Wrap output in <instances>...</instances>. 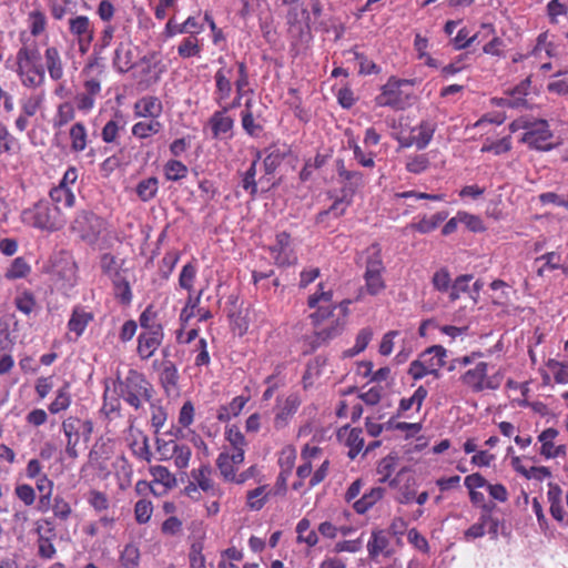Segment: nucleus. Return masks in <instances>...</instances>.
<instances>
[{
    "label": "nucleus",
    "mask_w": 568,
    "mask_h": 568,
    "mask_svg": "<svg viewBox=\"0 0 568 568\" xmlns=\"http://www.w3.org/2000/svg\"><path fill=\"white\" fill-rule=\"evenodd\" d=\"M101 67L98 63H90L84 67L82 74L84 92L98 98L101 92Z\"/></svg>",
    "instance_id": "obj_25"
},
{
    "label": "nucleus",
    "mask_w": 568,
    "mask_h": 568,
    "mask_svg": "<svg viewBox=\"0 0 568 568\" xmlns=\"http://www.w3.org/2000/svg\"><path fill=\"white\" fill-rule=\"evenodd\" d=\"M21 221L24 225L45 232L60 230L65 223L60 209L44 200L24 209L21 212Z\"/></svg>",
    "instance_id": "obj_2"
},
{
    "label": "nucleus",
    "mask_w": 568,
    "mask_h": 568,
    "mask_svg": "<svg viewBox=\"0 0 568 568\" xmlns=\"http://www.w3.org/2000/svg\"><path fill=\"white\" fill-rule=\"evenodd\" d=\"M559 432L556 428H547L538 435V442L540 443V455L546 459L557 458L566 454V447L564 445H556V438Z\"/></svg>",
    "instance_id": "obj_18"
},
{
    "label": "nucleus",
    "mask_w": 568,
    "mask_h": 568,
    "mask_svg": "<svg viewBox=\"0 0 568 568\" xmlns=\"http://www.w3.org/2000/svg\"><path fill=\"white\" fill-rule=\"evenodd\" d=\"M243 462L244 456H242V453L232 454L231 450L223 449L216 459V466L223 479L233 483L236 471Z\"/></svg>",
    "instance_id": "obj_15"
},
{
    "label": "nucleus",
    "mask_w": 568,
    "mask_h": 568,
    "mask_svg": "<svg viewBox=\"0 0 568 568\" xmlns=\"http://www.w3.org/2000/svg\"><path fill=\"white\" fill-rule=\"evenodd\" d=\"M498 527L499 520L494 517L489 511H484L479 516L477 523L473 524L467 530L464 532V539L466 541H471L474 539L481 538L488 532L491 539H497L498 537Z\"/></svg>",
    "instance_id": "obj_11"
},
{
    "label": "nucleus",
    "mask_w": 568,
    "mask_h": 568,
    "mask_svg": "<svg viewBox=\"0 0 568 568\" xmlns=\"http://www.w3.org/2000/svg\"><path fill=\"white\" fill-rule=\"evenodd\" d=\"M428 39L417 33L414 39V49L417 52V58L419 60H423L427 67L436 69L439 67V62L433 57H430V54L428 53Z\"/></svg>",
    "instance_id": "obj_43"
},
{
    "label": "nucleus",
    "mask_w": 568,
    "mask_h": 568,
    "mask_svg": "<svg viewBox=\"0 0 568 568\" xmlns=\"http://www.w3.org/2000/svg\"><path fill=\"white\" fill-rule=\"evenodd\" d=\"M409 85L408 80L388 79L382 87V92L376 97V103L379 106L404 109L409 103L410 93L405 90Z\"/></svg>",
    "instance_id": "obj_7"
},
{
    "label": "nucleus",
    "mask_w": 568,
    "mask_h": 568,
    "mask_svg": "<svg viewBox=\"0 0 568 568\" xmlns=\"http://www.w3.org/2000/svg\"><path fill=\"white\" fill-rule=\"evenodd\" d=\"M338 439L343 442L348 448V456L353 459L364 447V438L362 430L358 428L343 427L338 430Z\"/></svg>",
    "instance_id": "obj_24"
},
{
    "label": "nucleus",
    "mask_w": 568,
    "mask_h": 568,
    "mask_svg": "<svg viewBox=\"0 0 568 568\" xmlns=\"http://www.w3.org/2000/svg\"><path fill=\"white\" fill-rule=\"evenodd\" d=\"M241 122L243 130L251 136H257L263 130L261 122L254 118L252 110L242 111Z\"/></svg>",
    "instance_id": "obj_58"
},
{
    "label": "nucleus",
    "mask_w": 568,
    "mask_h": 568,
    "mask_svg": "<svg viewBox=\"0 0 568 568\" xmlns=\"http://www.w3.org/2000/svg\"><path fill=\"white\" fill-rule=\"evenodd\" d=\"M427 389L423 386H419L414 394L408 398H403L399 403V409L404 413L412 408L419 410L423 402L427 397Z\"/></svg>",
    "instance_id": "obj_53"
},
{
    "label": "nucleus",
    "mask_w": 568,
    "mask_h": 568,
    "mask_svg": "<svg viewBox=\"0 0 568 568\" xmlns=\"http://www.w3.org/2000/svg\"><path fill=\"white\" fill-rule=\"evenodd\" d=\"M17 308L26 314L30 315L31 313L36 312L38 308V304L36 302L34 295L30 291H21L18 293L14 300Z\"/></svg>",
    "instance_id": "obj_49"
},
{
    "label": "nucleus",
    "mask_w": 568,
    "mask_h": 568,
    "mask_svg": "<svg viewBox=\"0 0 568 568\" xmlns=\"http://www.w3.org/2000/svg\"><path fill=\"white\" fill-rule=\"evenodd\" d=\"M120 561L124 568H136L140 562V551L138 546L134 544L125 545L120 554Z\"/></svg>",
    "instance_id": "obj_56"
},
{
    "label": "nucleus",
    "mask_w": 568,
    "mask_h": 568,
    "mask_svg": "<svg viewBox=\"0 0 568 568\" xmlns=\"http://www.w3.org/2000/svg\"><path fill=\"white\" fill-rule=\"evenodd\" d=\"M364 257L366 263V271H371V273L383 271L381 247L377 244L369 246L366 250Z\"/></svg>",
    "instance_id": "obj_54"
},
{
    "label": "nucleus",
    "mask_w": 568,
    "mask_h": 568,
    "mask_svg": "<svg viewBox=\"0 0 568 568\" xmlns=\"http://www.w3.org/2000/svg\"><path fill=\"white\" fill-rule=\"evenodd\" d=\"M49 196L54 203L53 206H58L60 210L61 206L70 209L75 203V195L71 189L54 186L50 190Z\"/></svg>",
    "instance_id": "obj_42"
},
{
    "label": "nucleus",
    "mask_w": 568,
    "mask_h": 568,
    "mask_svg": "<svg viewBox=\"0 0 568 568\" xmlns=\"http://www.w3.org/2000/svg\"><path fill=\"white\" fill-rule=\"evenodd\" d=\"M79 427L80 420L77 418L69 417L62 423V430L67 437L65 453L71 458L78 457L75 447L79 443Z\"/></svg>",
    "instance_id": "obj_29"
},
{
    "label": "nucleus",
    "mask_w": 568,
    "mask_h": 568,
    "mask_svg": "<svg viewBox=\"0 0 568 568\" xmlns=\"http://www.w3.org/2000/svg\"><path fill=\"white\" fill-rule=\"evenodd\" d=\"M162 329L145 331L138 337L136 352L142 359H149L154 355L162 343Z\"/></svg>",
    "instance_id": "obj_19"
},
{
    "label": "nucleus",
    "mask_w": 568,
    "mask_h": 568,
    "mask_svg": "<svg viewBox=\"0 0 568 568\" xmlns=\"http://www.w3.org/2000/svg\"><path fill=\"white\" fill-rule=\"evenodd\" d=\"M247 402L248 397L243 395L234 397L229 404L220 406L216 418L222 423L230 422L241 414Z\"/></svg>",
    "instance_id": "obj_32"
},
{
    "label": "nucleus",
    "mask_w": 568,
    "mask_h": 568,
    "mask_svg": "<svg viewBox=\"0 0 568 568\" xmlns=\"http://www.w3.org/2000/svg\"><path fill=\"white\" fill-rule=\"evenodd\" d=\"M101 268L102 271L109 275L114 284L121 288V296L123 301H130L131 300V291L128 282H122L119 275V264L115 257L111 254H104L101 257Z\"/></svg>",
    "instance_id": "obj_20"
},
{
    "label": "nucleus",
    "mask_w": 568,
    "mask_h": 568,
    "mask_svg": "<svg viewBox=\"0 0 568 568\" xmlns=\"http://www.w3.org/2000/svg\"><path fill=\"white\" fill-rule=\"evenodd\" d=\"M434 131L435 128L430 122H422L418 126L412 129L408 141L404 145H415L418 150H423L430 142Z\"/></svg>",
    "instance_id": "obj_27"
},
{
    "label": "nucleus",
    "mask_w": 568,
    "mask_h": 568,
    "mask_svg": "<svg viewBox=\"0 0 568 568\" xmlns=\"http://www.w3.org/2000/svg\"><path fill=\"white\" fill-rule=\"evenodd\" d=\"M296 456V449L292 445L283 447L282 450L280 452L278 465L281 467V474L278 477V483H281V485L283 486L285 485L288 475L292 473V469L295 465Z\"/></svg>",
    "instance_id": "obj_35"
},
{
    "label": "nucleus",
    "mask_w": 568,
    "mask_h": 568,
    "mask_svg": "<svg viewBox=\"0 0 568 568\" xmlns=\"http://www.w3.org/2000/svg\"><path fill=\"white\" fill-rule=\"evenodd\" d=\"M70 149L72 152L80 153L84 151L89 143V135L85 125L82 122H75L69 131Z\"/></svg>",
    "instance_id": "obj_36"
},
{
    "label": "nucleus",
    "mask_w": 568,
    "mask_h": 568,
    "mask_svg": "<svg viewBox=\"0 0 568 568\" xmlns=\"http://www.w3.org/2000/svg\"><path fill=\"white\" fill-rule=\"evenodd\" d=\"M212 468L209 465H203L199 469L192 470V478L194 484L205 493L213 497H221L222 490L214 484L211 478Z\"/></svg>",
    "instance_id": "obj_23"
},
{
    "label": "nucleus",
    "mask_w": 568,
    "mask_h": 568,
    "mask_svg": "<svg viewBox=\"0 0 568 568\" xmlns=\"http://www.w3.org/2000/svg\"><path fill=\"white\" fill-rule=\"evenodd\" d=\"M446 217V212H438L432 216H424L417 223L413 224L412 227L419 233L426 234L434 231Z\"/></svg>",
    "instance_id": "obj_47"
},
{
    "label": "nucleus",
    "mask_w": 568,
    "mask_h": 568,
    "mask_svg": "<svg viewBox=\"0 0 568 568\" xmlns=\"http://www.w3.org/2000/svg\"><path fill=\"white\" fill-rule=\"evenodd\" d=\"M388 545L386 536L382 531H375L367 544V550L372 557L378 556Z\"/></svg>",
    "instance_id": "obj_63"
},
{
    "label": "nucleus",
    "mask_w": 568,
    "mask_h": 568,
    "mask_svg": "<svg viewBox=\"0 0 568 568\" xmlns=\"http://www.w3.org/2000/svg\"><path fill=\"white\" fill-rule=\"evenodd\" d=\"M320 455H322V450L317 446L305 445L302 450V464L296 470L300 480L307 478L312 474L313 468L320 462Z\"/></svg>",
    "instance_id": "obj_26"
},
{
    "label": "nucleus",
    "mask_w": 568,
    "mask_h": 568,
    "mask_svg": "<svg viewBox=\"0 0 568 568\" xmlns=\"http://www.w3.org/2000/svg\"><path fill=\"white\" fill-rule=\"evenodd\" d=\"M229 108L215 111L209 120V126L214 139L227 140L233 133L234 120L227 114Z\"/></svg>",
    "instance_id": "obj_14"
},
{
    "label": "nucleus",
    "mask_w": 568,
    "mask_h": 568,
    "mask_svg": "<svg viewBox=\"0 0 568 568\" xmlns=\"http://www.w3.org/2000/svg\"><path fill=\"white\" fill-rule=\"evenodd\" d=\"M297 540L305 542L307 546L313 547L317 544L318 537L315 530L311 529V523L308 519L303 518L296 526Z\"/></svg>",
    "instance_id": "obj_48"
},
{
    "label": "nucleus",
    "mask_w": 568,
    "mask_h": 568,
    "mask_svg": "<svg viewBox=\"0 0 568 568\" xmlns=\"http://www.w3.org/2000/svg\"><path fill=\"white\" fill-rule=\"evenodd\" d=\"M268 496L267 486H260L247 493V507L252 510H260L266 503Z\"/></svg>",
    "instance_id": "obj_57"
},
{
    "label": "nucleus",
    "mask_w": 568,
    "mask_h": 568,
    "mask_svg": "<svg viewBox=\"0 0 568 568\" xmlns=\"http://www.w3.org/2000/svg\"><path fill=\"white\" fill-rule=\"evenodd\" d=\"M201 53V44L197 37L187 36L183 38L178 45V54L182 59H189L193 57H199Z\"/></svg>",
    "instance_id": "obj_46"
},
{
    "label": "nucleus",
    "mask_w": 568,
    "mask_h": 568,
    "mask_svg": "<svg viewBox=\"0 0 568 568\" xmlns=\"http://www.w3.org/2000/svg\"><path fill=\"white\" fill-rule=\"evenodd\" d=\"M494 34V28L490 24H483L481 30L473 36H469V32L466 28H463L458 31L457 36L453 39L454 47L457 50L465 49L469 47L471 43L476 42L479 39L487 38L488 36Z\"/></svg>",
    "instance_id": "obj_30"
},
{
    "label": "nucleus",
    "mask_w": 568,
    "mask_h": 568,
    "mask_svg": "<svg viewBox=\"0 0 568 568\" xmlns=\"http://www.w3.org/2000/svg\"><path fill=\"white\" fill-rule=\"evenodd\" d=\"M160 382L168 395H178L179 372L172 362H165L160 373Z\"/></svg>",
    "instance_id": "obj_33"
},
{
    "label": "nucleus",
    "mask_w": 568,
    "mask_h": 568,
    "mask_svg": "<svg viewBox=\"0 0 568 568\" xmlns=\"http://www.w3.org/2000/svg\"><path fill=\"white\" fill-rule=\"evenodd\" d=\"M92 321V312L88 311L85 307L75 306L68 322V339H78Z\"/></svg>",
    "instance_id": "obj_16"
},
{
    "label": "nucleus",
    "mask_w": 568,
    "mask_h": 568,
    "mask_svg": "<svg viewBox=\"0 0 568 568\" xmlns=\"http://www.w3.org/2000/svg\"><path fill=\"white\" fill-rule=\"evenodd\" d=\"M72 229L81 239L90 244H95L105 230V222L92 212L81 211L77 214Z\"/></svg>",
    "instance_id": "obj_8"
},
{
    "label": "nucleus",
    "mask_w": 568,
    "mask_h": 568,
    "mask_svg": "<svg viewBox=\"0 0 568 568\" xmlns=\"http://www.w3.org/2000/svg\"><path fill=\"white\" fill-rule=\"evenodd\" d=\"M460 381L473 393L495 390L501 385V376L498 373L488 375V364L485 362H479L475 367L467 369L460 376Z\"/></svg>",
    "instance_id": "obj_5"
},
{
    "label": "nucleus",
    "mask_w": 568,
    "mask_h": 568,
    "mask_svg": "<svg viewBox=\"0 0 568 568\" xmlns=\"http://www.w3.org/2000/svg\"><path fill=\"white\" fill-rule=\"evenodd\" d=\"M348 303V301H345L339 304L341 312L343 313L342 318L334 320L327 327L318 328V331L316 332L318 339H321L322 342H326L338 336L343 332L345 326V317L347 315Z\"/></svg>",
    "instance_id": "obj_34"
},
{
    "label": "nucleus",
    "mask_w": 568,
    "mask_h": 568,
    "mask_svg": "<svg viewBox=\"0 0 568 568\" xmlns=\"http://www.w3.org/2000/svg\"><path fill=\"white\" fill-rule=\"evenodd\" d=\"M384 495V489L381 487L372 488L362 498L357 499L353 507L358 514H365L371 509Z\"/></svg>",
    "instance_id": "obj_44"
},
{
    "label": "nucleus",
    "mask_w": 568,
    "mask_h": 568,
    "mask_svg": "<svg viewBox=\"0 0 568 568\" xmlns=\"http://www.w3.org/2000/svg\"><path fill=\"white\" fill-rule=\"evenodd\" d=\"M373 337V331L371 328H362L357 336L355 344L352 348H348L344 352L345 357H353L359 353H362L368 345Z\"/></svg>",
    "instance_id": "obj_50"
},
{
    "label": "nucleus",
    "mask_w": 568,
    "mask_h": 568,
    "mask_svg": "<svg viewBox=\"0 0 568 568\" xmlns=\"http://www.w3.org/2000/svg\"><path fill=\"white\" fill-rule=\"evenodd\" d=\"M531 509L537 518V523H538L540 532L542 535H545L546 537L552 536V530L550 528L549 520L547 519V517L544 513L542 505L537 497H534L531 499Z\"/></svg>",
    "instance_id": "obj_51"
},
{
    "label": "nucleus",
    "mask_w": 568,
    "mask_h": 568,
    "mask_svg": "<svg viewBox=\"0 0 568 568\" xmlns=\"http://www.w3.org/2000/svg\"><path fill=\"white\" fill-rule=\"evenodd\" d=\"M446 356L447 352L443 346H430L410 363L408 374L414 379H420L427 375H437L445 365Z\"/></svg>",
    "instance_id": "obj_4"
},
{
    "label": "nucleus",
    "mask_w": 568,
    "mask_h": 568,
    "mask_svg": "<svg viewBox=\"0 0 568 568\" xmlns=\"http://www.w3.org/2000/svg\"><path fill=\"white\" fill-rule=\"evenodd\" d=\"M70 32L77 38L79 48L87 52L93 40V27L85 16H77L69 20Z\"/></svg>",
    "instance_id": "obj_12"
},
{
    "label": "nucleus",
    "mask_w": 568,
    "mask_h": 568,
    "mask_svg": "<svg viewBox=\"0 0 568 568\" xmlns=\"http://www.w3.org/2000/svg\"><path fill=\"white\" fill-rule=\"evenodd\" d=\"M164 171L168 180L178 181L186 176L187 168L180 161L170 160L165 164Z\"/></svg>",
    "instance_id": "obj_64"
},
{
    "label": "nucleus",
    "mask_w": 568,
    "mask_h": 568,
    "mask_svg": "<svg viewBox=\"0 0 568 568\" xmlns=\"http://www.w3.org/2000/svg\"><path fill=\"white\" fill-rule=\"evenodd\" d=\"M37 489L42 493L40 497V504L43 507H48L50 505L52 491H53V481L48 478L47 475H41L37 478L36 483Z\"/></svg>",
    "instance_id": "obj_62"
},
{
    "label": "nucleus",
    "mask_w": 568,
    "mask_h": 568,
    "mask_svg": "<svg viewBox=\"0 0 568 568\" xmlns=\"http://www.w3.org/2000/svg\"><path fill=\"white\" fill-rule=\"evenodd\" d=\"M44 63L50 78L59 81L64 75V68L60 52L54 47H49L44 52Z\"/></svg>",
    "instance_id": "obj_31"
},
{
    "label": "nucleus",
    "mask_w": 568,
    "mask_h": 568,
    "mask_svg": "<svg viewBox=\"0 0 568 568\" xmlns=\"http://www.w3.org/2000/svg\"><path fill=\"white\" fill-rule=\"evenodd\" d=\"M531 54L542 60L546 58H552L557 55V45L548 40V33H540L537 38V43L531 52Z\"/></svg>",
    "instance_id": "obj_41"
},
{
    "label": "nucleus",
    "mask_w": 568,
    "mask_h": 568,
    "mask_svg": "<svg viewBox=\"0 0 568 568\" xmlns=\"http://www.w3.org/2000/svg\"><path fill=\"white\" fill-rule=\"evenodd\" d=\"M163 125L159 120H145L139 121L132 126V134L138 139H148L152 135L158 134L162 130Z\"/></svg>",
    "instance_id": "obj_39"
},
{
    "label": "nucleus",
    "mask_w": 568,
    "mask_h": 568,
    "mask_svg": "<svg viewBox=\"0 0 568 568\" xmlns=\"http://www.w3.org/2000/svg\"><path fill=\"white\" fill-rule=\"evenodd\" d=\"M333 290L324 283L318 284V290L308 297L307 304L311 308H317L311 315L313 323L317 326L333 314Z\"/></svg>",
    "instance_id": "obj_10"
},
{
    "label": "nucleus",
    "mask_w": 568,
    "mask_h": 568,
    "mask_svg": "<svg viewBox=\"0 0 568 568\" xmlns=\"http://www.w3.org/2000/svg\"><path fill=\"white\" fill-rule=\"evenodd\" d=\"M523 129L526 130L521 138V141L528 144L530 148L548 151L552 149V144L549 140L552 136L549 130L548 122L545 120H534L525 122Z\"/></svg>",
    "instance_id": "obj_9"
},
{
    "label": "nucleus",
    "mask_w": 568,
    "mask_h": 568,
    "mask_svg": "<svg viewBox=\"0 0 568 568\" xmlns=\"http://www.w3.org/2000/svg\"><path fill=\"white\" fill-rule=\"evenodd\" d=\"M196 273L197 268L193 263L185 264L179 276V285L186 290L189 293H193V284L196 277Z\"/></svg>",
    "instance_id": "obj_61"
},
{
    "label": "nucleus",
    "mask_w": 568,
    "mask_h": 568,
    "mask_svg": "<svg viewBox=\"0 0 568 568\" xmlns=\"http://www.w3.org/2000/svg\"><path fill=\"white\" fill-rule=\"evenodd\" d=\"M159 182L155 178H148L142 180L136 186L139 197L146 202L153 199L158 192Z\"/></svg>",
    "instance_id": "obj_59"
},
{
    "label": "nucleus",
    "mask_w": 568,
    "mask_h": 568,
    "mask_svg": "<svg viewBox=\"0 0 568 568\" xmlns=\"http://www.w3.org/2000/svg\"><path fill=\"white\" fill-rule=\"evenodd\" d=\"M150 474L153 478V483L161 485L163 487V491L172 488L176 483L174 475L164 466H152L150 468Z\"/></svg>",
    "instance_id": "obj_45"
},
{
    "label": "nucleus",
    "mask_w": 568,
    "mask_h": 568,
    "mask_svg": "<svg viewBox=\"0 0 568 568\" xmlns=\"http://www.w3.org/2000/svg\"><path fill=\"white\" fill-rule=\"evenodd\" d=\"M22 41L23 44L16 55L13 70L23 87L34 89L44 82V69L40 64L39 50L36 47L28 44L23 34Z\"/></svg>",
    "instance_id": "obj_1"
},
{
    "label": "nucleus",
    "mask_w": 568,
    "mask_h": 568,
    "mask_svg": "<svg viewBox=\"0 0 568 568\" xmlns=\"http://www.w3.org/2000/svg\"><path fill=\"white\" fill-rule=\"evenodd\" d=\"M271 255L280 266L291 265L297 261L287 233L283 232L276 235V241L271 246Z\"/></svg>",
    "instance_id": "obj_13"
},
{
    "label": "nucleus",
    "mask_w": 568,
    "mask_h": 568,
    "mask_svg": "<svg viewBox=\"0 0 568 568\" xmlns=\"http://www.w3.org/2000/svg\"><path fill=\"white\" fill-rule=\"evenodd\" d=\"M290 149L287 145L274 144L267 149V154L263 161L265 174H272L282 163Z\"/></svg>",
    "instance_id": "obj_37"
},
{
    "label": "nucleus",
    "mask_w": 568,
    "mask_h": 568,
    "mask_svg": "<svg viewBox=\"0 0 568 568\" xmlns=\"http://www.w3.org/2000/svg\"><path fill=\"white\" fill-rule=\"evenodd\" d=\"M113 64L120 72H126L134 65V53L130 41H121L114 52Z\"/></svg>",
    "instance_id": "obj_28"
},
{
    "label": "nucleus",
    "mask_w": 568,
    "mask_h": 568,
    "mask_svg": "<svg viewBox=\"0 0 568 568\" xmlns=\"http://www.w3.org/2000/svg\"><path fill=\"white\" fill-rule=\"evenodd\" d=\"M225 439L229 446H225L224 449L231 450L232 454L242 453V456L245 455L247 442L239 427L234 425L226 427Z\"/></svg>",
    "instance_id": "obj_38"
},
{
    "label": "nucleus",
    "mask_w": 568,
    "mask_h": 568,
    "mask_svg": "<svg viewBox=\"0 0 568 568\" xmlns=\"http://www.w3.org/2000/svg\"><path fill=\"white\" fill-rule=\"evenodd\" d=\"M47 18L39 10H33L28 16V28L34 37L42 34L45 30Z\"/></svg>",
    "instance_id": "obj_60"
},
{
    "label": "nucleus",
    "mask_w": 568,
    "mask_h": 568,
    "mask_svg": "<svg viewBox=\"0 0 568 568\" xmlns=\"http://www.w3.org/2000/svg\"><path fill=\"white\" fill-rule=\"evenodd\" d=\"M75 116V108L71 102H62L57 106V112L52 119L54 129H61L70 123Z\"/></svg>",
    "instance_id": "obj_40"
},
{
    "label": "nucleus",
    "mask_w": 568,
    "mask_h": 568,
    "mask_svg": "<svg viewBox=\"0 0 568 568\" xmlns=\"http://www.w3.org/2000/svg\"><path fill=\"white\" fill-rule=\"evenodd\" d=\"M71 405V395L69 392V385H64L58 389L54 400L50 404L49 410L52 414H58L65 410Z\"/></svg>",
    "instance_id": "obj_52"
},
{
    "label": "nucleus",
    "mask_w": 568,
    "mask_h": 568,
    "mask_svg": "<svg viewBox=\"0 0 568 568\" xmlns=\"http://www.w3.org/2000/svg\"><path fill=\"white\" fill-rule=\"evenodd\" d=\"M232 77L233 69L231 68L222 67L215 72V100L220 105L231 97Z\"/></svg>",
    "instance_id": "obj_22"
},
{
    "label": "nucleus",
    "mask_w": 568,
    "mask_h": 568,
    "mask_svg": "<svg viewBox=\"0 0 568 568\" xmlns=\"http://www.w3.org/2000/svg\"><path fill=\"white\" fill-rule=\"evenodd\" d=\"M300 405L301 399L297 394H290L283 400H280L274 417L275 428L281 429L286 427L297 412Z\"/></svg>",
    "instance_id": "obj_17"
},
{
    "label": "nucleus",
    "mask_w": 568,
    "mask_h": 568,
    "mask_svg": "<svg viewBox=\"0 0 568 568\" xmlns=\"http://www.w3.org/2000/svg\"><path fill=\"white\" fill-rule=\"evenodd\" d=\"M119 395L130 406L139 409L152 397V386L145 376L135 371L130 369L128 375L119 381Z\"/></svg>",
    "instance_id": "obj_3"
},
{
    "label": "nucleus",
    "mask_w": 568,
    "mask_h": 568,
    "mask_svg": "<svg viewBox=\"0 0 568 568\" xmlns=\"http://www.w3.org/2000/svg\"><path fill=\"white\" fill-rule=\"evenodd\" d=\"M536 263H541L537 270V274L542 276L546 271H554L561 266V257L557 252H549L538 258Z\"/></svg>",
    "instance_id": "obj_55"
},
{
    "label": "nucleus",
    "mask_w": 568,
    "mask_h": 568,
    "mask_svg": "<svg viewBox=\"0 0 568 568\" xmlns=\"http://www.w3.org/2000/svg\"><path fill=\"white\" fill-rule=\"evenodd\" d=\"M47 272L57 290L67 293L77 283L75 263L69 256H55L50 261Z\"/></svg>",
    "instance_id": "obj_6"
},
{
    "label": "nucleus",
    "mask_w": 568,
    "mask_h": 568,
    "mask_svg": "<svg viewBox=\"0 0 568 568\" xmlns=\"http://www.w3.org/2000/svg\"><path fill=\"white\" fill-rule=\"evenodd\" d=\"M163 111V104L156 97L148 95L139 99L133 105L135 118L159 120Z\"/></svg>",
    "instance_id": "obj_21"
}]
</instances>
